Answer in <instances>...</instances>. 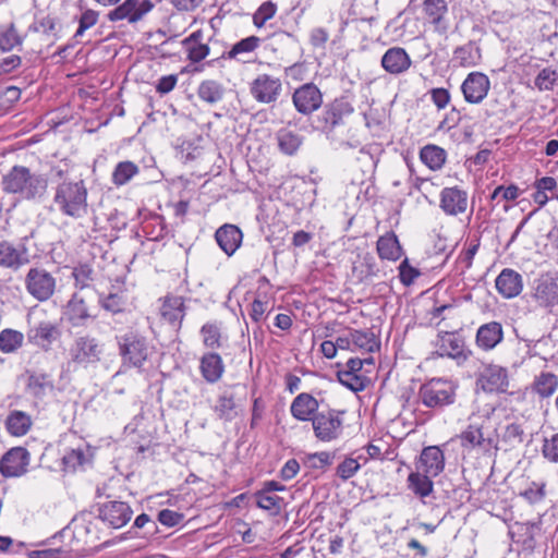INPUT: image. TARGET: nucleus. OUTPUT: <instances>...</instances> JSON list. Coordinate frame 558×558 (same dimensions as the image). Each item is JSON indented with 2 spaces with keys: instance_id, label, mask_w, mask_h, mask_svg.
Returning <instances> with one entry per match:
<instances>
[{
  "instance_id": "obj_34",
  "label": "nucleus",
  "mask_w": 558,
  "mask_h": 558,
  "mask_svg": "<svg viewBox=\"0 0 558 558\" xmlns=\"http://www.w3.org/2000/svg\"><path fill=\"white\" fill-rule=\"evenodd\" d=\"M376 248L378 256L381 259L391 262L398 260L403 254L402 247L395 232H387L386 234L379 236L376 243Z\"/></svg>"
},
{
  "instance_id": "obj_46",
  "label": "nucleus",
  "mask_w": 558,
  "mask_h": 558,
  "mask_svg": "<svg viewBox=\"0 0 558 558\" xmlns=\"http://www.w3.org/2000/svg\"><path fill=\"white\" fill-rule=\"evenodd\" d=\"M99 305L107 312L118 314L124 311L126 305V298L123 292H110L107 295L100 293L98 295Z\"/></svg>"
},
{
  "instance_id": "obj_9",
  "label": "nucleus",
  "mask_w": 558,
  "mask_h": 558,
  "mask_svg": "<svg viewBox=\"0 0 558 558\" xmlns=\"http://www.w3.org/2000/svg\"><path fill=\"white\" fill-rule=\"evenodd\" d=\"M154 8L150 0H124L113 10L109 11L107 19L110 22L125 21L135 24L142 21Z\"/></svg>"
},
{
  "instance_id": "obj_57",
  "label": "nucleus",
  "mask_w": 558,
  "mask_h": 558,
  "mask_svg": "<svg viewBox=\"0 0 558 558\" xmlns=\"http://www.w3.org/2000/svg\"><path fill=\"white\" fill-rule=\"evenodd\" d=\"M542 454L550 463H558V433L544 437Z\"/></svg>"
},
{
  "instance_id": "obj_53",
  "label": "nucleus",
  "mask_w": 558,
  "mask_h": 558,
  "mask_svg": "<svg viewBox=\"0 0 558 558\" xmlns=\"http://www.w3.org/2000/svg\"><path fill=\"white\" fill-rule=\"evenodd\" d=\"M337 377L341 385L354 392H359L365 389L366 378L364 376L341 369L338 371Z\"/></svg>"
},
{
  "instance_id": "obj_21",
  "label": "nucleus",
  "mask_w": 558,
  "mask_h": 558,
  "mask_svg": "<svg viewBox=\"0 0 558 558\" xmlns=\"http://www.w3.org/2000/svg\"><path fill=\"white\" fill-rule=\"evenodd\" d=\"M317 412H320L319 402L307 392L299 393L290 405L291 415L300 422H312Z\"/></svg>"
},
{
  "instance_id": "obj_41",
  "label": "nucleus",
  "mask_w": 558,
  "mask_h": 558,
  "mask_svg": "<svg viewBox=\"0 0 558 558\" xmlns=\"http://www.w3.org/2000/svg\"><path fill=\"white\" fill-rule=\"evenodd\" d=\"M214 411L220 420L226 422H231L233 418H235L238 413L233 393L230 391H225L222 395H220L217 399Z\"/></svg>"
},
{
  "instance_id": "obj_17",
  "label": "nucleus",
  "mask_w": 558,
  "mask_h": 558,
  "mask_svg": "<svg viewBox=\"0 0 558 558\" xmlns=\"http://www.w3.org/2000/svg\"><path fill=\"white\" fill-rule=\"evenodd\" d=\"M28 463L29 452L25 448H12L0 459V473L4 477L21 476L26 473Z\"/></svg>"
},
{
  "instance_id": "obj_35",
  "label": "nucleus",
  "mask_w": 558,
  "mask_h": 558,
  "mask_svg": "<svg viewBox=\"0 0 558 558\" xmlns=\"http://www.w3.org/2000/svg\"><path fill=\"white\" fill-rule=\"evenodd\" d=\"M481 60V49L474 41H469L463 46L457 47L452 56V62L463 68L475 66Z\"/></svg>"
},
{
  "instance_id": "obj_43",
  "label": "nucleus",
  "mask_w": 558,
  "mask_h": 558,
  "mask_svg": "<svg viewBox=\"0 0 558 558\" xmlns=\"http://www.w3.org/2000/svg\"><path fill=\"white\" fill-rule=\"evenodd\" d=\"M420 158L430 170H439L446 161V151L436 145H426L421 149Z\"/></svg>"
},
{
  "instance_id": "obj_14",
  "label": "nucleus",
  "mask_w": 558,
  "mask_h": 558,
  "mask_svg": "<svg viewBox=\"0 0 558 558\" xmlns=\"http://www.w3.org/2000/svg\"><path fill=\"white\" fill-rule=\"evenodd\" d=\"M61 330L59 326L50 320H41L27 330V341L40 348L44 351H49L52 344L60 338Z\"/></svg>"
},
{
  "instance_id": "obj_16",
  "label": "nucleus",
  "mask_w": 558,
  "mask_h": 558,
  "mask_svg": "<svg viewBox=\"0 0 558 558\" xmlns=\"http://www.w3.org/2000/svg\"><path fill=\"white\" fill-rule=\"evenodd\" d=\"M29 262L31 256L25 243L15 246L5 240L0 242V267L16 271Z\"/></svg>"
},
{
  "instance_id": "obj_25",
  "label": "nucleus",
  "mask_w": 558,
  "mask_h": 558,
  "mask_svg": "<svg viewBox=\"0 0 558 558\" xmlns=\"http://www.w3.org/2000/svg\"><path fill=\"white\" fill-rule=\"evenodd\" d=\"M203 40L204 33L202 29H197L181 41L186 52V58L192 63L203 61L210 52L209 46Z\"/></svg>"
},
{
  "instance_id": "obj_6",
  "label": "nucleus",
  "mask_w": 558,
  "mask_h": 558,
  "mask_svg": "<svg viewBox=\"0 0 558 558\" xmlns=\"http://www.w3.org/2000/svg\"><path fill=\"white\" fill-rule=\"evenodd\" d=\"M344 411L327 409L317 412L312 420L315 437L324 442H330L340 438L343 433Z\"/></svg>"
},
{
  "instance_id": "obj_51",
  "label": "nucleus",
  "mask_w": 558,
  "mask_h": 558,
  "mask_svg": "<svg viewBox=\"0 0 558 558\" xmlns=\"http://www.w3.org/2000/svg\"><path fill=\"white\" fill-rule=\"evenodd\" d=\"M256 505L258 508L270 511L271 514H279L281 511V505L283 502V498L277 495H270L263 490H258L255 494Z\"/></svg>"
},
{
  "instance_id": "obj_38",
  "label": "nucleus",
  "mask_w": 558,
  "mask_h": 558,
  "mask_svg": "<svg viewBox=\"0 0 558 558\" xmlns=\"http://www.w3.org/2000/svg\"><path fill=\"white\" fill-rule=\"evenodd\" d=\"M26 389L34 398L43 399L48 390L53 389V383L48 374L32 373L28 375Z\"/></svg>"
},
{
  "instance_id": "obj_61",
  "label": "nucleus",
  "mask_w": 558,
  "mask_h": 558,
  "mask_svg": "<svg viewBox=\"0 0 558 558\" xmlns=\"http://www.w3.org/2000/svg\"><path fill=\"white\" fill-rule=\"evenodd\" d=\"M558 78V74L556 71L549 69V68H546V69H543L538 75L536 76L535 78V85L541 89V90H549L553 88L554 84L556 83Z\"/></svg>"
},
{
  "instance_id": "obj_33",
  "label": "nucleus",
  "mask_w": 558,
  "mask_h": 558,
  "mask_svg": "<svg viewBox=\"0 0 558 558\" xmlns=\"http://www.w3.org/2000/svg\"><path fill=\"white\" fill-rule=\"evenodd\" d=\"M423 5L435 31L439 34H445L448 29V25L444 21V16L448 12L447 2L445 0H425Z\"/></svg>"
},
{
  "instance_id": "obj_23",
  "label": "nucleus",
  "mask_w": 558,
  "mask_h": 558,
  "mask_svg": "<svg viewBox=\"0 0 558 558\" xmlns=\"http://www.w3.org/2000/svg\"><path fill=\"white\" fill-rule=\"evenodd\" d=\"M64 316L73 327L86 326L87 320L95 317L89 313V308L80 293H74L68 301Z\"/></svg>"
},
{
  "instance_id": "obj_45",
  "label": "nucleus",
  "mask_w": 558,
  "mask_h": 558,
  "mask_svg": "<svg viewBox=\"0 0 558 558\" xmlns=\"http://www.w3.org/2000/svg\"><path fill=\"white\" fill-rule=\"evenodd\" d=\"M140 168L132 161H120L112 172V183L116 186H121L130 182L136 174H138Z\"/></svg>"
},
{
  "instance_id": "obj_8",
  "label": "nucleus",
  "mask_w": 558,
  "mask_h": 558,
  "mask_svg": "<svg viewBox=\"0 0 558 558\" xmlns=\"http://www.w3.org/2000/svg\"><path fill=\"white\" fill-rule=\"evenodd\" d=\"M248 89L256 102L272 105L280 98L283 87L279 77L262 73L250 83Z\"/></svg>"
},
{
  "instance_id": "obj_54",
  "label": "nucleus",
  "mask_w": 558,
  "mask_h": 558,
  "mask_svg": "<svg viewBox=\"0 0 558 558\" xmlns=\"http://www.w3.org/2000/svg\"><path fill=\"white\" fill-rule=\"evenodd\" d=\"M72 276L75 280V287L83 290L88 288L89 283L93 281L94 270L89 265L81 264L73 269Z\"/></svg>"
},
{
  "instance_id": "obj_12",
  "label": "nucleus",
  "mask_w": 558,
  "mask_h": 558,
  "mask_svg": "<svg viewBox=\"0 0 558 558\" xmlns=\"http://www.w3.org/2000/svg\"><path fill=\"white\" fill-rule=\"evenodd\" d=\"M487 422L488 418L483 420L481 423L472 421L459 435L461 446L469 450L489 451L494 446V439L485 434V423Z\"/></svg>"
},
{
  "instance_id": "obj_24",
  "label": "nucleus",
  "mask_w": 558,
  "mask_h": 558,
  "mask_svg": "<svg viewBox=\"0 0 558 558\" xmlns=\"http://www.w3.org/2000/svg\"><path fill=\"white\" fill-rule=\"evenodd\" d=\"M497 291L506 299L519 295L523 289L522 277L513 269L505 268L495 280Z\"/></svg>"
},
{
  "instance_id": "obj_26",
  "label": "nucleus",
  "mask_w": 558,
  "mask_h": 558,
  "mask_svg": "<svg viewBox=\"0 0 558 558\" xmlns=\"http://www.w3.org/2000/svg\"><path fill=\"white\" fill-rule=\"evenodd\" d=\"M242 238V231L234 225H223L215 233V239L219 247L228 256L233 255L240 247Z\"/></svg>"
},
{
  "instance_id": "obj_2",
  "label": "nucleus",
  "mask_w": 558,
  "mask_h": 558,
  "mask_svg": "<svg viewBox=\"0 0 558 558\" xmlns=\"http://www.w3.org/2000/svg\"><path fill=\"white\" fill-rule=\"evenodd\" d=\"M87 196L83 180H64L54 187L53 205L63 216L81 219L88 213Z\"/></svg>"
},
{
  "instance_id": "obj_5",
  "label": "nucleus",
  "mask_w": 558,
  "mask_h": 558,
  "mask_svg": "<svg viewBox=\"0 0 558 558\" xmlns=\"http://www.w3.org/2000/svg\"><path fill=\"white\" fill-rule=\"evenodd\" d=\"M458 385L448 379L433 378L418 389V399L429 409H442L456 401Z\"/></svg>"
},
{
  "instance_id": "obj_40",
  "label": "nucleus",
  "mask_w": 558,
  "mask_h": 558,
  "mask_svg": "<svg viewBox=\"0 0 558 558\" xmlns=\"http://www.w3.org/2000/svg\"><path fill=\"white\" fill-rule=\"evenodd\" d=\"M277 142L279 149L283 154L292 156L302 145V136L292 130L283 128L277 132Z\"/></svg>"
},
{
  "instance_id": "obj_49",
  "label": "nucleus",
  "mask_w": 558,
  "mask_h": 558,
  "mask_svg": "<svg viewBox=\"0 0 558 558\" xmlns=\"http://www.w3.org/2000/svg\"><path fill=\"white\" fill-rule=\"evenodd\" d=\"M351 337L353 345L360 350L374 352L379 348V342L372 331L354 330Z\"/></svg>"
},
{
  "instance_id": "obj_59",
  "label": "nucleus",
  "mask_w": 558,
  "mask_h": 558,
  "mask_svg": "<svg viewBox=\"0 0 558 558\" xmlns=\"http://www.w3.org/2000/svg\"><path fill=\"white\" fill-rule=\"evenodd\" d=\"M98 17L99 13L97 11L92 9L85 10L78 20V28L74 34V38L83 36L85 31L89 29L97 23Z\"/></svg>"
},
{
  "instance_id": "obj_15",
  "label": "nucleus",
  "mask_w": 558,
  "mask_h": 558,
  "mask_svg": "<svg viewBox=\"0 0 558 558\" xmlns=\"http://www.w3.org/2000/svg\"><path fill=\"white\" fill-rule=\"evenodd\" d=\"M476 385L485 392H505L509 386L508 371L499 365H487L481 372Z\"/></svg>"
},
{
  "instance_id": "obj_3",
  "label": "nucleus",
  "mask_w": 558,
  "mask_h": 558,
  "mask_svg": "<svg viewBox=\"0 0 558 558\" xmlns=\"http://www.w3.org/2000/svg\"><path fill=\"white\" fill-rule=\"evenodd\" d=\"M122 366L141 368L151 353V347L145 336L134 329L116 337Z\"/></svg>"
},
{
  "instance_id": "obj_32",
  "label": "nucleus",
  "mask_w": 558,
  "mask_h": 558,
  "mask_svg": "<svg viewBox=\"0 0 558 558\" xmlns=\"http://www.w3.org/2000/svg\"><path fill=\"white\" fill-rule=\"evenodd\" d=\"M160 314L169 324L180 327L185 315L183 298L167 296L161 305Z\"/></svg>"
},
{
  "instance_id": "obj_30",
  "label": "nucleus",
  "mask_w": 558,
  "mask_h": 558,
  "mask_svg": "<svg viewBox=\"0 0 558 558\" xmlns=\"http://www.w3.org/2000/svg\"><path fill=\"white\" fill-rule=\"evenodd\" d=\"M533 296L543 307L556 306L558 304V283L553 279L538 280Z\"/></svg>"
},
{
  "instance_id": "obj_4",
  "label": "nucleus",
  "mask_w": 558,
  "mask_h": 558,
  "mask_svg": "<svg viewBox=\"0 0 558 558\" xmlns=\"http://www.w3.org/2000/svg\"><path fill=\"white\" fill-rule=\"evenodd\" d=\"M105 344L96 337L85 333L77 336L70 344L69 365L88 368L96 366L102 359Z\"/></svg>"
},
{
  "instance_id": "obj_39",
  "label": "nucleus",
  "mask_w": 558,
  "mask_h": 558,
  "mask_svg": "<svg viewBox=\"0 0 558 558\" xmlns=\"http://www.w3.org/2000/svg\"><path fill=\"white\" fill-rule=\"evenodd\" d=\"M225 88L221 83L215 80L203 81L197 88V96L201 100L214 105L222 100Z\"/></svg>"
},
{
  "instance_id": "obj_7",
  "label": "nucleus",
  "mask_w": 558,
  "mask_h": 558,
  "mask_svg": "<svg viewBox=\"0 0 558 558\" xmlns=\"http://www.w3.org/2000/svg\"><path fill=\"white\" fill-rule=\"evenodd\" d=\"M25 289L38 302L48 301L56 290V278L40 267L31 268L25 276Z\"/></svg>"
},
{
  "instance_id": "obj_55",
  "label": "nucleus",
  "mask_w": 558,
  "mask_h": 558,
  "mask_svg": "<svg viewBox=\"0 0 558 558\" xmlns=\"http://www.w3.org/2000/svg\"><path fill=\"white\" fill-rule=\"evenodd\" d=\"M335 453L328 451H320L310 453L305 457V464L311 469H325L332 464Z\"/></svg>"
},
{
  "instance_id": "obj_11",
  "label": "nucleus",
  "mask_w": 558,
  "mask_h": 558,
  "mask_svg": "<svg viewBox=\"0 0 558 558\" xmlns=\"http://www.w3.org/2000/svg\"><path fill=\"white\" fill-rule=\"evenodd\" d=\"M292 104L299 113L310 116L322 107L323 94L314 83H305L292 94Z\"/></svg>"
},
{
  "instance_id": "obj_56",
  "label": "nucleus",
  "mask_w": 558,
  "mask_h": 558,
  "mask_svg": "<svg viewBox=\"0 0 558 558\" xmlns=\"http://www.w3.org/2000/svg\"><path fill=\"white\" fill-rule=\"evenodd\" d=\"M277 7L271 1H266L253 14V24L260 28L276 14Z\"/></svg>"
},
{
  "instance_id": "obj_37",
  "label": "nucleus",
  "mask_w": 558,
  "mask_h": 558,
  "mask_svg": "<svg viewBox=\"0 0 558 558\" xmlns=\"http://www.w3.org/2000/svg\"><path fill=\"white\" fill-rule=\"evenodd\" d=\"M5 427L13 436H24L32 427V418L27 413L14 410L8 415Z\"/></svg>"
},
{
  "instance_id": "obj_36",
  "label": "nucleus",
  "mask_w": 558,
  "mask_h": 558,
  "mask_svg": "<svg viewBox=\"0 0 558 558\" xmlns=\"http://www.w3.org/2000/svg\"><path fill=\"white\" fill-rule=\"evenodd\" d=\"M432 477V475L416 469L415 472H411L408 476V488L416 496L425 498L429 496L434 489Z\"/></svg>"
},
{
  "instance_id": "obj_62",
  "label": "nucleus",
  "mask_w": 558,
  "mask_h": 558,
  "mask_svg": "<svg viewBox=\"0 0 558 558\" xmlns=\"http://www.w3.org/2000/svg\"><path fill=\"white\" fill-rule=\"evenodd\" d=\"M360 470V463L353 458L344 459L337 468V475L347 481L355 475Z\"/></svg>"
},
{
  "instance_id": "obj_10",
  "label": "nucleus",
  "mask_w": 558,
  "mask_h": 558,
  "mask_svg": "<svg viewBox=\"0 0 558 558\" xmlns=\"http://www.w3.org/2000/svg\"><path fill=\"white\" fill-rule=\"evenodd\" d=\"M439 208L446 216L458 217L469 209V193L454 185L444 187L439 193Z\"/></svg>"
},
{
  "instance_id": "obj_22",
  "label": "nucleus",
  "mask_w": 558,
  "mask_h": 558,
  "mask_svg": "<svg viewBox=\"0 0 558 558\" xmlns=\"http://www.w3.org/2000/svg\"><path fill=\"white\" fill-rule=\"evenodd\" d=\"M435 353L440 357L465 359L464 342L452 332L440 333L435 341Z\"/></svg>"
},
{
  "instance_id": "obj_64",
  "label": "nucleus",
  "mask_w": 558,
  "mask_h": 558,
  "mask_svg": "<svg viewBox=\"0 0 558 558\" xmlns=\"http://www.w3.org/2000/svg\"><path fill=\"white\" fill-rule=\"evenodd\" d=\"M56 29V22L52 17L46 16L41 19L40 21L34 22L29 25L28 31L33 33H39L43 32L46 35L53 34L54 35Z\"/></svg>"
},
{
  "instance_id": "obj_29",
  "label": "nucleus",
  "mask_w": 558,
  "mask_h": 558,
  "mask_svg": "<svg viewBox=\"0 0 558 558\" xmlns=\"http://www.w3.org/2000/svg\"><path fill=\"white\" fill-rule=\"evenodd\" d=\"M262 41V38L254 35L245 37L235 43L230 50L223 52L221 58L236 60L244 63L248 62L250 59H247V57H250L259 47Z\"/></svg>"
},
{
  "instance_id": "obj_20",
  "label": "nucleus",
  "mask_w": 558,
  "mask_h": 558,
  "mask_svg": "<svg viewBox=\"0 0 558 558\" xmlns=\"http://www.w3.org/2000/svg\"><path fill=\"white\" fill-rule=\"evenodd\" d=\"M416 469L432 476L439 475L445 469V454L438 446H428L420 454Z\"/></svg>"
},
{
  "instance_id": "obj_47",
  "label": "nucleus",
  "mask_w": 558,
  "mask_h": 558,
  "mask_svg": "<svg viewBox=\"0 0 558 558\" xmlns=\"http://www.w3.org/2000/svg\"><path fill=\"white\" fill-rule=\"evenodd\" d=\"M558 387V377L553 373H541L534 380V390L542 398H548Z\"/></svg>"
},
{
  "instance_id": "obj_27",
  "label": "nucleus",
  "mask_w": 558,
  "mask_h": 558,
  "mask_svg": "<svg viewBox=\"0 0 558 558\" xmlns=\"http://www.w3.org/2000/svg\"><path fill=\"white\" fill-rule=\"evenodd\" d=\"M502 339L504 330L498 322L484 324L476 332V344L485 351L494 349Z\"/></svg>"
},
{
  "instance_id": "obj_18",
  "label": "nucleus",
  "mask_w": 558,
  "mask_h": 558,
  "mask_svg": "<svg viewBox=\"0 0 558 558\" xmlns=\"http://www.w3.org/2000/svg\"><path fill=\"white\" fill-rule=\"evenodd\" d=\"M490 88L488 76L482 72H471L461 85L463 97L469 104H480Z\"/></svg>"
},
{
  "instance_id": "obj_28",
  "label": "nucleus",
  "mask_w": 558,
  "mask_h": 558,
  "mask_svg": "<svg viewBox=\"0 0 558 558\" xmlns=\"http://www.w3.org/2000/svg\"><path fill=\"white\" fill-rule=\"evenodd\" d=\"M203 378L209 383H217L223 375L225 364L221 356L215 352L205 353L199 361Z\"/></svg>"
},
{
  "instance_id": "obj_31",
  "label": "nucleus",
  "mask_w": 558,
  "mask_h": 558,
  "mask_svg": "<svg viewBox=\"0 0 558 558\" xmlns=\"http://www.w3.org/2000/svg\"><path fill=\"white\" fill-rule=\"evenodd\" d=\"M354 111L351 102L344 98L335 99L324 111L325 123L330 130L342 123V119Z\"/></svg>"
},
{
  "instance_id": "obj_52",
  "label": "nucleus",
  "mask_w": 558,
  "mask_h": 558,
  "mask_svg": "<svg viewBox=\"0 0 558 558\" xmlns=\"http://www.w3.org/2000/svg\"><path fill=\"white\" fill-rule=\"evenodd\" d=\"M498 436L504 442L514 447L523 441L524 428L521 424L512 422L507 424Z\"/></svg>"
},
{
  "instance_id": "obj_63",
  "label": "nucleus",
  "mask_w": 558,
  "mask_h": 558,
  "mask_svg": "<svg viewBox=\"0 0 558 558\" xmlns=\"http://www.w3.org/2000/svg\"><path fill=\"white\" fill-rule=\"evenodd\" d=\"M418 276L420 271L409 264L408 258L401 262L399 265V277L404 286L412 284Z\"/></svg>"
},
{
  "instance_id": "obj_13",
  "label": "nucleus",
  "mask_w": 558,
  "mask_h": 558,
  "mask_svg": "<svg viewBox=\"0 0 558 558\" xmlns=\"http://www.w3.org/2000/svg\"><path fill=\"white\" fill-rule=\"evenodd\" d=\"M98 512L99 519L113 529L124 526L133 515L131 506L121 500L104 502L99 506Z\"/></svg>"
},
{
  "instance_id": "obj_50",
  "label": "nucleus",
  "mask_w": 558,
  "mask_h": 558,
  "mask_svg": "<svg viewBox=\"0 0 558 558\" xmlns=\"http://www.w3.org/2000/svg\"><path fill=\"white\" fill-rule=\"evenodd\" d=\"M62 460L66 469L75 471L78 466L89 463L90 456L88 449L78 447L68 451Z\"/></svg>"
},
{
  "instance_id": "obj_48",
  "label": "nucleus",
  "mask_w": 558,
  "mask_h": 558,
  "mask_svg": "<svg viewBox=\"0 0 558 558\" xmlns=\"http://www.w3.org/2000/svg\"><path fill=\"white\" fill-rule=\"evenodd\" d=\"M24 335L14 329H4L0 332V351L12 353L23 344Z\"/></svg>"
},
{
  "instance_id": "obj_44",
  "label": "nucleus",
  "mask_w": 558,
  "mask_h": 558,
  "mask_svg": "<svg viewBox=\"0 0 558 558\" xmlns=\"http://www.w3.org/2000/svg\"><path fill=\"white\" fill-rule=\"evenodd\" d=\"M24 38L17 34L14 23L0 26V50L9 52L15 47H21Z\"/></svg>"
},
{
  "instance_id": "obj_60",
  "label": "nucleus",
  "mask_w": 558,
  "mask_h": 558,
  "mask_svg": "<svg viewBox=\"0 0 558 558\" xmlns=\"http://www.w3.org/2000/svg\"><path fill=\"white\" fill-rule=\"evenodd\" d=\"M520 496L531 505L538 504L545 498V484L532 482L531 485L520 494Z\"/></svg>"
},
{
  "instance_id": "obj_58",
  "label": "nucleus",
  "mask_w": 558,
  "mask_h": 558,
  "mask_svg": "<svg viewBox=\"0 0 558 558\" xmlns=\"http://www.w3.org/2000/svg\"><path fill=\"white\" fill-rule=\"evenodd\" d=\"M518 532L523 536L522 543L527 548L535 546V533L539 530V523L524 522L517 524Z\"/></svg>"
},
{
  "instance_id": "obj_42",
  "label": "nucleus",
  "mask_w": 558,
  "mask_h": 558,
  "mask_svg": "<svg viewBox=\"0 0 558 558\" xmlns=\"http://www.w3.org/2000/svg\"><path fill=\"white\" fill-rule=\"evenodd\" d=\"M201 336L206 348L215 350L223 345L221 324L217 322L206 323L201 328Z\"/></svg>"
},
{
  "instance_id": "obj_1",
  "label": "nucleus",
  "mask_w": 558,
  "mask_h": 558,
  "mask_svg": "<svg viewBox=\"0 0 558 558\" xmlns=\"http://www.w3.org/2000/svg\"><path fill=\"white\" fill-rule=\"evenodd\" d=\"M48 187L47 179L33 173L27 167L14 166L1 179V189L8 194H17L24 199L43 197Z\"/></svg>"
},
{
  "instance_id": "obj_19",
  "label": "nucleus",
  "mask_w": 558,
  "mask_h": 558,
  "mask_svg": "<svg viewBox=\"0 0 558 558\" xmlns=\"http://www.w3.org/2000/svg\"><path fill=\"white\" fill-rule=\"evenodd\" d=\"M380 64L387 73L399 75L410 69L412 61L405 49L391 47L381 57Z\"/></svg>"
}]
</instances>
